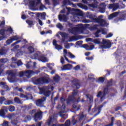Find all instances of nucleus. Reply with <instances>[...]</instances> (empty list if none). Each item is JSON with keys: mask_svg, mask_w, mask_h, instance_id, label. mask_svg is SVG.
Wrapping results in <instances>:
<instances>
[{"mask_svg": "<svg viewBox=\"0 0 126 126\" xmlns=\"http://www.w3.org/2000/svg\"><path fill=\"white\" fill-rule=\"evenodd\" d=\"M89 26V24H86L84 25H79L78 27H73V24L70 22H68V24L66 25V28H69L68 29L69 33L74 35H76L78 32H83L85 29Z\"/></svg>", "mask_w": 126, "mask_h": 126, "instance_id": "f257e3e1", "label": "nucleus"}, {"mask_svg": "<svg viewBox=\"0 0 126 126\" xmlns=\"http://www.w3.org/2000/svg\"><path fill=\"white\" fill-rule=\"evenodd\" d=\"M93 43H94L95 44H102L103 45L101 46V48L102 49H109L110 47H111V42L108 40H105L104 39H102V41H100V39L99 38H96L93 39V41H92Z\"/></svg>", "mask_w": 126, "mask_h": 126, "instance_id": "f03ea898", "label": "nucleus"}, {"mask_svg": "<svg viewBox=\"0 0 126 126\" xmlns=\"http://www.w3.org/2000/svg\"><path fill=\"white\" fill-rule=\"evenodd\" d=\"M32 83L35 85H40L43 84H48L49 80L46 77H41L39 78L33 77L32 79Z\"/></svg>", "mask_w": 126, "mask_h": 126, "instance_id": "7ed1b4c3", "label": "nucleus"}, {"mask_svg": "<svg viewBox=\"0 0 126 126\" xmlns=\"http://www.w3.org/2000/svg\"><path fill=\"white\" fill-rule=\"evenodd\" d=\"M31 58L32 59L38 60V61L42 63H48L49 61L48 59L44 55L38 53H35L33 55L31 56Z\"/></svg>", "mask_w": 126, "mask_h": 126, "instance_id": "20e7f679", "label": "nucleus"}, {"mask_svg": "<svg viewBox=\"0 0 126 126\" xmlns=\"http://www.w3.org/2000/svg\"><path fill=\"white\" fill-rule=\"evenodd\" d=\"M93 22L98 24L99 27H105L108 26V24L106 20L102 18L97 19L96 20L93 21Z\"/></svg>", "mask_w": 126, "mask_h": 126, "instance_id": "39448f33", "label": "nucleus"}, {"mask_svg": "<svg viewBox=\"0 0 126 126\" xmlns=\"http://www.w3.org/2000/svg\"><path fill=\"white\" fill-rule=\"evenodd\" d=\"M82 1H83V3L87 4L88 6L93 8H97L98 4V2H97V0H93V3L92 4H89V0H82Z\"/></svg>", "mask_w": 126, "mask_h": 126, "instance_id": "423d86ee", "label": "nucleus"}, {"mask_svg": "<svg viewBox=\"0 0 126 126\" xmlns=\"http://www.w3.org/2000/svg\"><path fill=\"white\" fill-rule=\"evenodd\" d=\"M84 115L82 114V115H78V118L77 119H73L71 121L72 125L73 126L76 125L77 123H81V121L84 118Z\"/></svg>", "mask_w": 126, "mask_h": 126, "instance_id": "0eeeda50", "label": "nucleus"}, {"mask_svg": "<svg viewBox=\"0 0 126 126\" xmlns=\"http://www.w3.org/2000/svg\"><path fill=\"white\" fill-rule=\"evenodd\" d=\"M46 99L47 98L44 96L35 101V103L38 107H42L44 106V102L45 101Z\"/></svg>", "mask_w": 126, "mask_h": 126, "instance_id": "6e6552de", "label": "nucleus"}, {"mask_svg": "<svg viewBox=\"0 0 126 126\" xmlns=\"http://www.w3.org/2000/svg\"><path fill=\"white\" fill-rule=\"evenodd\" d=\"M70 82L72 83L73 87L76 89H79L80 87H81V84H80L79 81L77 78L73 79Z\"/></svg>", "mask_w": 126, "mask_h": 126, "instance_id": "1a4fd4ad", "label": "nucleus"}, {"mask_svg": "<svg viewBox=\"0 0 126 126\" xmlns=\"http://www.w3.org/2000/svg\"><path fill=\"white\" fill-rule=\"evenodd\" d=\"M18 39H19V38L17 35H13L12 36H10V39L6 40V44L10 45L13 42V41L18 40Z\"/></svg>", "mask_w": 126, "mask_h": 126, "instance_id": "9d476101", "label": "nucleus"}, {"mask_svg": "<svg viewBox=\"0 0 126 126\" xmlns=\"http://www.w3.org/2000/svg\"><path fill=\"white\" fill-rule=\"evenodd\" d=\"M84 38L83 35H74L70 37L69 42H71L72 41H78V40H81Z\"/></svg>", "mask_w": 126, "mask_h": 126, "instance_id": "9b49d317", "label": "nucleus"}, {"mask_svg": "<svg viewBox=\"0 0 126 126\" xmlns=\"http://www.w3.org/2000/svg\"><path fill=\"white\" fill-rule=\"evenodd\" d=\"M101 32H102V34H107L106 31H105L104 29H101V30H97V31H96L95 33H94V34L96 38H98L99 37V33H100Z\"/></svg>", "mask_w": 126, "mask_h": 126, "instance_id": "f8f14e48", "label": "nucleus"}, {"mask_svg": "<svg viewBox=\"0 0 126 126\" xmlns=\"http://www.w3.org/2000/svg\"><path fill=\"white\" fill-rule=\"evenodd\" d=\"M106 9V4L105 3H101L99 4V11L101 13L105 12V9Z\"/></svg>", "mask_w": 126, "mask_h": 126, "instance_id": "ddd939ff", "label": "nucleus"}, {"mask_svg": "<svg viewBox=\"0 0 126 126\" xmlns=\"http://www.w3.org/2000/svg\"><path fill=\"white\" fill-rule=\"evenodd\" d=\"M33 118L36 122H37V120L40 121L42 120V112H38L37 113H35Z\"/></svg>", "mask_w": 126, "mask_h": 126, "instance_id": "4468645a", "label": "nucleus"}, {"mask_svg": "<svg viewBox=\"0 0 126 126\" xmlns=\"http://www.w3.org/2000/svg\"><path fill=\"white\" fill-rule=\"evenodd\" d=\"M82 47L86 49V50L90 51L94 49V48H95V46H94V45H91V46H89L88 44H83L82 45Z\"/></svg>", "mask_w": 126, "mask_h": 126, "instance_id": "2eb2a0df", "label": "nucleus"}, {"mask_svg": "<svg viewBox=\"0 0 126 126\" xmlns=\"http://www.w3.org/2000/svg\"><path fill=\"white\" fill-rule=\"evenodd\" d=\"M118 7H119L118 5L115 3L109 4V8L112 9L113 11H116V10L118 8Z\"/></svg>", "mask_w": 126, "mask_h": 126, "instance_id": "dca6fc26", "label": "nucleus"}, {"mask_svg": "<svg viewBox=\"0 0 126 126\" xmlns=\"http://www.w3.org/2000/svg\"><path fill=\"white\" fill-rule=\"evenodd\" d=\"M5 32H6V31H5V29H1L0 30V34L2 35V36H0V41L6 38L5 36Z\"/></svg>", "mask_w": 126, "mask_h": 126, "instance_id": "f3484780", "label": "nucleus"}, {"mask_svg": "<svg viewBox=\"0 0 126 126\" xmlns=\"http://www.w3.org/2000/svg\"><path fill=\"white\" fill-rule=\"evenodd\" d=\"M7 50L5 47H3L0 49V56H4L6 55Z\"/></svg>", "mask_w": 126, "mask_h": 126, "instance_id": "a211bd4d", "label": "nucleus"}, {"mask_svg": "<svg viewBox=\"0 0 126 126\" xmlns=\"http://www.w3.org/2000/svg\"><path fill=\"white\" fill-rule=\"evenodd\" d=\"M36 16L37 18H39L40 16H41V19L45 20L46 19V13L43 12L42 13H36Z\"/></svg>", "mask_w": 126, "mask_h": 126, "instance_id": "6ab92c4d", "label": "nucleus"}, {"mask_svg": "<svg viewBox=\"0 0 126 126\" xmlns=\"http://www.w3.org/2000/svg\"><path fill=\"white\" fill-rule=\"evenodd\" d=\"M119 15V12H115L113 13H112L111 14L109 15L108 16V19L111 20L113 18L116 17Z\"/></svg>", "mask_w": 126, "mask_h": 126, "instance_id": "aec40b11", "label": "nucleus"}, {"mask_svg": "<svg viewBox=\"0 0 126 126\" xmlns=\"http://www.w3.org/2000/svg\"><path fill=\"white\" fill-rule=\"evenodd\" d=\"M20 42H21V40H18L16 41L15 43H12V46H14L13 47V49L14 50H17V49H18V48H19L20 46L19 45H17L15 46V45L20 43Z\"/></svg>", "mask_w": 126, "mask_h": 126, "instance_id": "412c9836", "label": "nucleus"}, {"mask_svg": "<svg viewBox=\"0 0 126 126\" xmlns=\"http://www.w3.org/2000/svg\"><path fill=\"white\" fill-rule=\"evenodd\" d=\"M7 73L8 74L9 77H10V80H11L12 78H14L16 76L15 73L13 72V71L11 70H8V71L7 72Z\"/></svg>", "mask_w": 126, "mask_h": 126, "instance_id": "4be33fe9", "label": "nucleus"}, {"mask_svg": "<svg viewBox=\"0 0 126 126\" xmlns=\"http://www.w3.org/2000/svg\"><path fill=\"white\" fill-rule=\"evenodd\" d=\"M75 96L72 95H69L68 99L66 100L67 104H68L70 102H74L75 101Z\"/></svg>", "mask_w": 126, "mask_h": 126, "instance_id": "5701e85b", "label": "nucleus"}, {"mask_svg": "<svg viewBox=\"0 0 126 126\" xmlns=\"http://www.w3.org/2000/svg\"><path fill=\"white\" fill-rule=\"evenodd\" d=\"M105 104H106V102H104L103 103H102V105L98 106V107L97 108V110H98V111L97 112V113L95 115H94V116H96L97 115H98L100 113L101 109H102V107H103L104 105H105Z\"/></svg>", "mask_w": 126, "mask_h": 126, "instance_id": "b1692460", "label": "nucleus"}, {"mask_svg": "<svg viewBox=\"0 0 126 126\" xmlns=\"http://www.w3.org/2000/svg\"><path fill=\"white\" fill-rule=\"evenodd\" d=\"M59 20L60 21H62V20H63V21H67V17H66V15H65V14L59 15Z\"/></svg>", "mask_w": 126, "mask_h": 126, "instance_id": "393cba45", "label": "nucleus"}, {"mask_svg": "<svg viewBox=\"0 0 126 126\" xmlns=\"http://www.w3.org/2000/svg\"><path fill=\"white\" fill-rule=\"evenodd\" d=\"M89 18L91 19V20L93 21V22H94L97 19H100L101 18H95V16L94 15V14H90L89 15Z\"/></svg>", "mask_w": 126, "mask_h": 126, "instance_id": "a878e982", "label": "nucleus"}, {"mask_svg": "<svg viewBox=\"0 0 126 126\" xmlns=\"http://www.w3.org/2000/svg\"><path fill=\"white\" fill-rule=\"evenodd\" d=\"M18 123H19V120L18 118L14 119V120L11 121V124L13 126H17Z\"/></svg>", "mask_w": 126, "mask_h": 126, "instance_id": "bb28decb", "label": "nucleus"}, {"mask_svg": "<svg viewBox=\"0 0 126 126\" xmlns=\"http://www.w3.org/2000/svg\"><path fill=\"white\" fill-rule=\"evenodd\" d=\"M72 107L73 108L76 109V111H79L81 107V105H78L77 103H73V105H72Z\"/></svg>", "mask_w": 126, "mask_h": 126, "instance_id": "cd10ccee", "label": "nucleus"}, {"mask_svg": "<svg viewBox=\"0 0 126 126\" xmlns=\"http://www.w3.org/2000/svg\"><path fill=\"white\" fill-rule=\"evenodd\" d=\"M75 12H76V15L78 16H83V13L82 11H81L79 9H75Z\"/></svg>", "mask_w": 126, "mask_h": 126, "instance_id": "c85d7f7f", "label": "nucleus"}, {"mask_svg": "<svg viewBox=\"0 0 126 126\" xmlns=\"http://www.w3.org/2000/svg\"><path fill=\"white\" fill-rule=\"evenodd\" d=\"M63 6H65V5H71V1H70V0H63Z\"/></svg>", "mask_w": 126, "mask_h": 126, "instance_id": "c756f323", "label": "nucleus"}, {"mask_svg": "<svg viewBox=\"0 0 126 126\" xmlns=\"http://www.w3.org/2000/svg\"><path fill=\"white\" fill-rule=\"evenodd\" d=\"M87 98L89 99L90 103H93L94 102V97L90 94H87L86 95Z\"/></svg>", "mask_w": 126, "mask_h": 126, "instance_id": "7c9ffc66", "label": "nucleus"}, {"mask_svg": "<svg viewBox=\"0 0 126 126\" xmlns=\"http://www.w3.org/2000/svg\"><path fill=\"white\" fill-rule=\"evenodd\" d=\"M27 77L31 76L34 72L32 70H29L24 71Z\"/></svg>", "mask_w": 126, "mask_h": 126, "instance_id": "2f4dec72", "label": "nucleus"}, {"mask_svg": "<svg viewBox=\"0 0 126 126\" xmlns=\"http://www.w3.org/2000/svg\"><path fill=\"white\" fill-rule=\"evenodd\" d=\"M52 92L51 91L47 90L45 92L43 93L42 94L45 96L46 97H49V96H50Z\"/></svg>", "mask_w": 126, "mask_h": 126, "instance_id": "473e14b6", "label": "nucleus"}, {"mask_svg": "<svg viewBox=\"0 0 126 126\" xmlns=\"http://www.w3.org/2000/svg\"><path fill=\"white\" fill-rule=\"evenodd\" d=\"M77 5L80 8L83 9H87L88 6L86 5H83L82 3H78Z\"/></svg>", "mask_w": 126, "mask_h": 126, "instance_id": "72a5a7b5", "label": "nucleus"}, {"mask_svg": "<svg viewBox=\"0 0 126 126\" xmlns=\"http://www.w3.org/2000/svg\"><path fill=\"white\" fill-rule=\"evenodd\" d=\"M71 66V64H67L63 66V70H68L70 69V67Z\"/></svg>", "mask_w": 126, "mask_h": 126, "instance_id": "f704fd0d", "label": "nucleus"}, {"mask_svg": "<svg viewBox=\"0 0 126 126\" xmlns=\"http://www.w3.org/2000/svg\"><path fill=\"white\" fill-rule=\"evenodd\" d=\"M103 95H108L109 94V89L108 87L104 88L103 89Z\"/></svg>", "mask_w": 126, "mask_h": 126, "instance_id": "c9c22d12", "label": "nucleus"}, {"mask_svg": "<svg viewBox=\"0 0 126 126\" xmlns=\"http://www.w3.org/2000/svg\"><path fill=\"white\" fill-rule=\"evenodd\" d=\"M6 112V109H2L0 111V116L2 117L5 116V112Z\"/></svg>", "mask_w": 126, "mask_h": 126, "instance_id": "e433bc0d", "label": "nucleus"}, {"mask_svg": "<svg viewBox=\"0 0 126 126\" xmlns=\"http://www.w3.org/2000/svg\"><path fill=\"white\" fill-rule=\"evenodd\" d=\"M114 121H115V117H112L111 118V123L109 124L105 125L104 126H114Z\"/></svg>", "mask_w": 126, "mask_h": 126, "instance_id": "4c0bfd02", "label": "nucleus"}, {"mask_svg": "<svg viewBox=\"0 0 126 126\" xmlns=\"http://www.w3.org/2000/svg\"><path fill=\"white\" fill-rule=\"evenodd\" d=\"M53 5L54 7H55L57 5H58L60 4V0H52Z\"/></svg>", "mask_w": 126, "mask_h": 126, "instance_id": "58836bf2", "label": "nucleus"}, {"mask_svg": "<svg viewBox=\"0 0 126 126\" xmlns=\"http://www.w3.org/2000/svg\"><path fill=\"white\" fill-rule=\"evenodd\" d=\"M113 86V79H110L109 81H107V85L106 86V88Z\"/></svg>", "mask_w": 126, "mask_h": 126, "instance_id": "ea45409f", "label": "nucleus"}, {"mask_svg": "<svg viewBox=\"0 0 126 126\" xmlns=\"http://www.w3.org/2000/svg\"><path fill=\"white\" fill-rule=\"evenodd\" d=\"M63 57L64 58H65V61H66L67 62H68V63H70L69 61L68 60V58L66 57V54L68 53V52H67V50L65 49L63 50Z\"/></svg>", "mask_w": 126, "mask_h": 126, "instance_id": "a19ab883", "label": "nucleus"}, {"mask_svg": "<svg viewBox=\"0 0 126 126\" xmlns=\"http://www.w3.org/2000/svg\"><path fill=\"white\" fill-rule=\"evenodd\" d=\"M56 119L54 117H51L50 119L48 121V126H50L51 124L53 123L54 121H55Z\"/></svg>", "mask_w": 126, "mask_h": 126, "instance_id": "79ce46f5", "label": "nucleus"}, {"mask_svg": "<svg viewBox=\"0 0 126 126\" xmlns=\"http://www.w3.org/2000/svg\"><path fill=\"white\" fill-rule=\"evenodd\" d=\"M13 103H13V100H6L4 103V104H5V105H6L13 104Z\"/></svg>", "mask_w": 126, "mask_h": 126, "instance_id": "37998d69", "label": "nucleus"}, {"mask_svg": "<svg viewBox=\"0 0 126 126\" xmlns=\"http://www.w3.org/2000/svg\"><path fill=\"white\" fill-rule=\"evenodd\" d=\"M39 94L42 95L43 93H45L47 91H46V89L44 88H39Z\"/></svg>", "mask_w": 126, "mask_h": 126, "instance_id": "c03bdc74", "label": "nucleus"}, {"mask_svg": "<svg viewBox=\"0 0 126 126\" xmlns=\"http://www.w3.org/2000/svg\"><path fill=\"white\" fill-rule=\"evenodd\" d=\"M26 23H28V25L30 26V27H32V26H34V22L30 20H27Z\"/></svg>", "mask_w": 126, "mask_h": 126, "instance_id": "a18cd8bd", "label": "nucleus"}, {"mask_svg": "<svg viewBox=\"0 0 126 126\" xmlns=\"http://www.w3.org/2000/svg\"><path fill=\"white\" fill-rule=\"evenodd\" d=\"M28 50L29 53H30V54H32L33 53H34V49L32 46L29 47L28 48Z\"/></svg>", "mask_w": 126, "mask_h": 126, "instance_id": "49530a36", "label": "nucleus"}, {"mask_svg": "<svg viewBox=\"0 0 126 126\" xmlns=\"http://www.w3.org/2000/svg\"><path fill=\"white\" fill-rule=\"evenodd\" d=\"M14 102L17 104H22L21 100H20V98L18 97H15V98H14Z\"/></svg>", "mask_w": 126, "mask_h": 126, "instance_id": "de8ad7c7", "label": "nucleus"}, {"mask_svg": "<svg viewBox=\"0 0 126 126\" xmlns=\"http://www.w3.org/2000/svg\"><path fill=\"white\" fill-rule=\"evenodd\" d=\"M0 29H3L5 25V20H3V21H0Z\"/></svg>", "mask_w": 126, "mask_h": 126, "instance_id": "09e8293b", "label": "nucleus"}, {"mask_svg": "<svg viewBox=\"0 0 126 126\" xmlns=\"http://www.w3.org/2000/svg\"><path fill=\"white\" fill-rule=\"evenodd\" d=\"M15 106H13V105H10L8 107L9 111H10L11 112H14L15 111Z\"/></svg>", "mask_w": 126, "mask_h": 126, "instance_id": "8fccbe9b", "label": "nucleus"}, {"mask_svg": "<svg viewBox=\"0 0 126 126\" xmlns=\"http://www.w3.org/2000/svg\"><path fill=\"white\" fill-rule=\"evenodd\" d=\"M64 126H71V121L69 120H67L65 121V123L63 124Z\"/></svg>", "mask_w": 126, "mask_h": 126, "instance_id": "3c124183", "label": "nucleus"}, {"mask_svg": "<svg viewBox=\"0 0 126 126\" xmlns=\"http://www.w3.org/2000/svg\"><path fill=\"white\" fill-rule=\"evenodd\" d=\"M100 27L98 25H94L93 27H91L92 30H98V28L97 27Z\"/></svg>", "mask_w": 126, "mask_h": 126, "instance_id": "603ef678", "label": "nucleus"}, {"mask_svg": "<svg viewBox=\"0 0 126 126\" xmlns=\"http://www.w3.org/2000/svg\"><path fill=\"white\" fill-rule=\"evenodd\" d=\"M5 31L6 32H10V33H12V32H13V29H12L11 27H9L7 28V29L5 30Z\"/></svg>", "mask_w": 126, "mask_h": 126, "instance_id": "864d4df0", "label": "nucleus"}, {"mask_svg": "<svg viewBox=\"0 0 126 126\" xmlns=\"http://www.w3.org/2000/svg\"><path fill=\"white\" fill-rule=\"evenodd\" d=\"M53 79L54 81H56V82L60 81V77L58 75H56L55 77H54Z\"/></svg>", "mask_w": 126, "mask_h": 126, "instance_id": "5fc2aeb1", "label": "nucleus"}, {"mask_svg": "<svg viewBox=\"0 0 126 126\" xmlns=\"http://www.w3.org/2000/svg\"><path fill=\"white\" fill-rule=\"evenodd\" d=\"M54 46H55V48L57 50H61L63 48V47H62L60 45H54Z\"/></svg>", "mask_w": 126, "mask_h": 126, "instance_id": "6e6d98bb", "label": "nucleus"}, {"mask_svg": "<svg viewBox=\"0 0 126 126\" xmlns=\"http://www.w3.org/2000/svg\"><path fill=\"white\" fill-rule=\"evenodd\" d=\"M26 96H28L27 99L29 100V99L32 100L33 99V96L32 94H31L30 93H28L26 94Z\"/></svg>", "mask_w": 126, "mask_h": 126, "instance_id": "4d7b16f0", "label": "nucleus"}, {"mask_svg": "<svg viewBox=\"0 0 126 126\" xmlns=\"http://www.w3.org/2000/svg\"><path fill=\"white\" fill-rule=\"evenodd\" d=\"M105 81V78H104L103 77H100L98 78V82H100V83H104V82Z\"/></svg>", "mask_w": 126, "mask_h": 126, "instance_id": "13d9d810", "label": "nucleus"}, {"mask_svg": "<svg viewBox=\"0 0 126 126\" xmlns=\"http://www.w3.org/2000/svg\"><path fill=\"white\" fill-rule=\"evenodd\" d=\"M19 76L20 77H23V76H27V75L25 74L24 71H21L19 73Z\"/></svg>", "mask_w": 126, "mask_h": 126, "instance_id": "bf43d9fd", "label": "nucleus"}, {"mask_svg": "<svg viewBox=\"0 0 126 126\" xmlns=\"http://www.w3.org/2000/svg\"><path fill=\"white\" fill-rule=\"evenodd\" d=\"M78 93V91L76 90H74L73 91V92H72V95H73V96H76V95H77Z\"/></svg>", "mask_w": 126, "mask_h": 126, "instance_id": "052dcab7", "label": "nucleus"}, {"mask_svg": "<svg viewBox=\"0 0 126 126\" xmlns=\"http://www.w3.org/2000/svg\"><path fill=\"white\" fill-rule=\"evenodd\" d=\"M30 6L33 7L34 5H35V1L34 0H32L30 1Z\"/></svg>", "mask_w": 126, "mask_h": 126, "instance_id": "680f3d73", "label": "nucleus"}, {"mask_svg": "<svg viewBox=\"0 0 126 126\" xmlns=\"http://www.w3.org/2000/svg\"><path fill=\"white\" fill-rule=\"evenodd\" d=\"M5 100V98L4 96L0 97V104H2V103Z\"/></svg>", "mask_w": 126, "mask_h": 126, "instance_id": "e2e57ef3", "label": "nucleus"}, {"mask_svg": "<svg viewBox=\"0 0 126 126\" xmlns=\"http://www.w3.org/2000/svg\"><path fill=\"white\" fill-rule=\"evenodd\" d=\"M56 27L60 29V30H62L63 29V26H62V25L60 23L58 24V25H56Z\"/></svg>", "mask_w": 126, "mask_h": 126, "instance_id": "0e129e2a", "label": "nucleus"}, {"mask_svg": "<svg viewBox=\"0 0 126 126\" xmlns=\"http://www.w3.org/2000/svg\"><path fill=\"white\" fill-rule=\"evenodd\" d=\"M125 99H126V87H125V95H124L123 97L121 98V100H124Z\"/></svg>", "mask_w": 126, "mask_h": 126, "instance_id": "69168bd1", "label": "nucleus"}, {"mask_svg": "<svg viewBox=\"0 0 126 126\" xmlns=\"http://www.w3.org/2000/svg\"><path fill=\"white\" fill-rule=\"evenodd\" d=\"M0 62L1 63H7V59H1L0 60Z\"/></svg>", "mask_w": 126, "mask_h": 126, "instance_id": "338daca9", "label": "nucleus"}, {"mask_svg": "<svg viewBox=\"0 0 126 126\" xmlns=\"http://www.w3.org/2000/svg\"><path fill=\"white\" fill-rule=\"evenodd\" d=\"M2 126H9L8 122L4 121V122H3V123H2Z\"/></svg>", "mask_w": 126, "mask_h": 126, "instance_id": "774afa93", "label": "nucleus"}]
</instances>
